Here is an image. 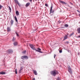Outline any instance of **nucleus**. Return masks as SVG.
Here are the masks:
<instances>
[{"label":"nucleus","instance_id":"dca6fc26","mask_svg":"<svg viewBox=\"0 0 80 80\" xmlns=\"http://www.w3.org/2000/svg\"><path fill=\"white\" fill-rule=\"evenodd\" d=\"M16 13L17 15H19V12H18V11H17L16 12Z\"/></svg>","mask_w":80,"mask_h":80},{"label":"nucleus","instance_id":"c9c22d12","mask_svg":"<svg viewBox=\"0 0 80 80\" xmlns=\"http://www.w3.org/2000/svg\"><path fill=\"white\" fill-rule=\"evenodd\" d=\"M70 3L71 4V5H73V3H71V2H70Z\"/></svg>","mask_w":80,"mask_h":80},{"label":"nucleus","instance_id":"4c0bfd02","mask_svg":"<svg viewBox=\"0 0 80 80\" xmlns=\"http://www.w3.org/2000/svg\"><path fill=\"white\" fill-rule=\"evenodd\" d=\"M37 30V29H34V31H36Z\"/></svg>","mask_w":80,"mask_h":80},{"label":"nucleus","instance_id":"5701e85b","mask_svg":"<svg viewBox=\"0 0 80 80\" xmlns=\"http://www.w3.org/2000/svg\"><path fill=\"white\" fill-rule=\"evenodd\" d=\"M15 1L16 2V3L18 4L19 2H18V1L17 0H15Z\"/></svg>","mask_w":80,"mask_h":80},{"label":"nucleus","instance_id":"c85d7f7f","mask_svg":"<svg viewBox=\"0 0 80 80\" xmlns=\"http://www.w3.org/2000/svg\"><path fill=\"white\" fill-rule=\"evenodd\" d=\"M59 52L61 53L62 52V50H59Z\"/></svg>","mask_w":80,"mask_h":80},{"label":"nucleus","instance_id":"7ed1b4c3","mask_svg":"<svg viewBox=\"0 0 80 80\" xmlns=\"http://www.w3.org/2000/svg\"><path fill=\"white\" fill-rule=\"evenodd\" d=\"M68 71L70 73H72V68H71V67H70V66H69L68 67Z\"/></svg>","mask_w":80,"mask_h":80},{"label":"nucleus","instance_id":"1a4fd4ad","mask_svg":"<svg viewBox=\"0 0 80 80\" xmlns=\"http://www.w3.org/2000/svg\"><path fill=\"white\" fill-rule=\"evenodd\" d=\"M77 31L78 33H80V28H77Z\"/></svg>","mask_w":80,"mask_h":80},{"label":"nucleus","instance_id":"423d86ee","mask_svg":"<svg viewBox=\"0 0 80 80\" xmlns=\"http://www.w3.org/2000/svg\"><path fill=\"white\" fill-rule=\"evenodd\" d=\"M28 57L26 56H23L21 57V59H28Z\"/></svg>","mask_w":80,"mask_h":80},{"label":"nucleus","instance_id":"473e14b6","mask_svg":"<svg viewBox=\"0 0 80 80\" xmlns=\"http://www.w3.org/2000/svg\"><path fill=\"white\" fill-rule=\"evenodd\" d=\"M56 56H57V55L56 54L54 55V58H55V57H56Z\"/></svg>","mask_w":80,"mask_h":80},{"label":"nucleus","instance_id":"9b49d317","mask_svg":"<svg viewBox=\"0 0 80 80\" xmlns=\"http://www.w3.org/2000/svg\"><path fill=\"white\" fill-rule=\"evenodd\" d=\"M13 44H14V46H17V45H18V43L17 42H14Z\"/></svg>","mask_w":80,"mask_h":80},{"label":"nucleus","instance_id":"0eeeda50","mask_svg":"<svg viewBox=\"0 0 80 80\" xmlns=\"http://www.w3.org/2000/svg\"><path fill=\"white\" fill-rule=\"evenodd\" d=\"M22 71H23V67H21L19 69V73H21Z\"/></svg>","mask_w":80,"mask_h":80},{"label":"nucleus","instance_id":"72a5a7b5","mask_svg":"<svg viewBox=\"0 0 80 80\" xmlns=\"http://www.w3.org/2000/svg\"><path fill=\"white\" fill-rule=\"evenodd\" d=\"M77 38H80V35L78 36L77 37Z\"/></svg>","mask_w":80,"mask_h":80},{"label":"nucleus","instance_id":"4468645a","mask_svg":"<svg viewBox=\"0 0 80 80\" xmlns=\"http://www.w3.org/2000/svg\"><path fill=\"white\" fill-rule=\"evenodd\" d=\"M30 5V2H28L27 3H26V7H28V6H29Z\"/></svg>","mask_w":80,"mask_h":80},{"label":"nucleus","instance_id":"20e7f679","mask_svg":"<svg viewBox=\"0 0 80 80\" xmlns=\"http://www.w3.org/2000/svg\"><path fill=\"white\" fill-rule=\"evenodd\" d=\"M52 8H53V6H52V4L51 5V6L50 7V14L53 13L54 12V11L53 10H52Z\"/></svg>","mask_w":80,"mask_h":80},{"label":"nucleus","instance_id":"39448f33","mask_svg":"<svg viewBox=\"0 0 80 80\" xmlns=\"http://www.w3.org/2000/svg\"><path fill=\"white\" fill-rule=\"evenodd\" d=\"M13 52V50L12 49H9L7 51V52L9 53H12Z\"/></svg>","mask_w":80,"mask_h":80},{"label":"nucleus","instance_id":"f704fd0d","mask_svg":"<svg viewBox=\"0 0 80 80\" xmlns=\"http://www.w3.org/2000/svg\"><path fill=\"white\" fill-rule=\"evenodd\" d=\"M77 11H78V12L79 13H80V11H79V10H77Z\"/></svg>","mask_w":80,"mask_h":80},{"label":"nucleus","instance_id":"e433bc0d","mask_svg":"<svg viewBox=\"0 0 80 80\" xmlns=\"http://www.w3.org/2000/svg\"><path fill=\"white\" fill-rule=\"evenodd\" d=\"M32 80H35V78H34Z\"/></svg>","mask_w":80,"mask_h":80},{"label":"nucleus","instance_id":"2f4dec72","mask_svg":"<svg viewBox=\"0 0 80 80\" xmlns=\"http://www.w3.org/2000/svg\"><path fill=\"white\" fill-rule=\"evenodd\" d=\"M57 80H60V78L58 77L57 78Z\"/></svg>","mask_w":80,"mask_h":80},{"label":"nucleus","instance_id":"ea45409f","mask_svg":"<svg viewBox=\"0 0 80 80\" xmlns=\"http://www.w3.org/2000/svg\"><path fill=\"white\" fill-rule=\"evenodd\" d=\"M79 17H80V14H79Z\"/></svg>","mask_w":80,"mask_h":80},{"label":"nucleus","instance_id":"f8f14e48","mask_svg":"<svg viewBox=\"0 0 80 80\" xmlns=\"http://www.w3.org/2000/svg\"><path fill=\"white\" fill-rule=\"evenodd\" d=\"M68 38V36L66 35L64 37V39L63 40H66V39H67Z\"/></svg>","mask_w":80,"mask_h":80},{"label":"nucleus","instance_id":"c756f323","mask_svg":"<svg viewBox=\"0 0 80 80\" xmlns=\"http://www.w3.org/2000/svg\"><path fill=\"white\" fill-rule=\"evenodd\" d=\"M18 4V6H19V7H20V6H21V4H20V3H19V2Z\"/></svg>","mask_w":80,"mask_h":80},{"label":"nucleus","instance_id":"b1692460","mask_svg":"<svg viewBox=\"0 0 80 80\" xmlns=\"http://www.w3.org/2000/svg\"><path fill=\"white\" fill-rule=\"evenodd\" d=\"M2 7L3 6L2 5H0V10H1Z\"/></svg>","mask_w":80,"mask_h":80},{"label":"nucleus","instance_id":"f3484780","mask_svg":"<svg viewBox=\"0 0 80 80\" xmlns=\"http://www.w3.org/2000/svg\"><path fill=\"white\" fill-rule=\"evenodd\" d=\"M5 72H0V74H2V75H4V74H5Z\"/></svg>","mask_w":80,"mask_h":80},{"label":"nucleus","instance_id":"6ab92c4d","mask_svg":"<svg viewBox=\"0 0 80 80\" xmlns=\"http://www.w3.org/2000/svg\"><path fill=\"white\" fill-rule=\"evenodd\" d=\"M15 37H13V39H12V42H15Z\"/></svg>","mask_w":80,"mask_h":80},{"label":"nucleus","instance_id":"412c9836","mask_svg":"<svg viewBox=\"0 0 80 80\" xmlns=\"http://www.w3.org/2000/svg\"><path fill=\"white\" fill-rule=\"evenodd\" d=\"M45 6H46V7H48V4L47 3H46L45 4Z\"/></svg>","mask_w":80,"mask_h":80},{"label":"nucleus","instance_id":"393cba45","mask_svg":"<svg viewBox=\"0 0 80 80\" xmlns=\"http://www.w3.org/2000/svg\"><path fill=\"white\" fill-rule=\"evenodd\" d=\"M65 43L66 44H68V43H69V42L68 41H67L66 42H65Z\"/></svg>","mask_w":80,"mask_h":80},{"label":"nucleus","instance_id":"2eb2a0df","mask_svg":"<svg viewBox=\"0 0 80 80\" xmlns=\"http://www.w3.org/2000/svg\"><path fill=\"white\" fill-rule=\"evenodd\" d=\"M33 72L35 75H37V71L36 70H34Z\"/></svg>","mask_w":80,"mask_h":80},{"label":"nucleus","instance_id":"f03ea898","mask_svg":"<svg viewBox=\"0 0 80 80\" xmlns=\"http://www.w3.org/2000/svg\"><path fill=\"white\" fill-rule=\"evenodd\" d=\"M51 73L52 75H53V76H55V75H57V72H56L55 71L51 72Z\"/></svg>","mask_w":80,"mask_h":80},{"label":"nucleus","instance_id":"a878e982","mask_svg":"<svg viewBox=\"0 0 80 80\" xmlns=\"http://www.w3.org/2000/svg\"><path fill=\"white\" fill-rule=\"evenodd\" d=\"M9 10L10 11H11L12 10V9H11V8H10V6H9Z\"/></svg>","mask_w":80,"mask_h":80},{"label":"nucleus","instance_id":"ddd939ff","mask_svg":"<svg viewBox=\"0 0 80 80\" xmlns=\"http://www.w3.org/2000/svg\"><path fill=\"white\" fill-rule=\"evenodd\" d=\"M14 19L16 22H18V20H17V18L16 16H14Z\"/></svg>","mask_w":80,"mask_h":80},{"label":"nucleus","instance_id":"a211bd4d","mask_svg":"<svg viewBox=\"0 0 80 80\" xmlns=\"http://www.w3.org/2000/svg\"><path fill=\"white\" fill-rule=\"evenodd\" d=\"M60 2H61V3H62L63 4H67V3H66L65 2L63 1H60Z\"/></svg>","mask_w":80,"mask_h":80},{"label":"nucleus","instance_id":"a19ab883","mask_svg":"<svg viewBox=\"0 0 80 80\" xmlns=\"http://www.w3.org/2000/svg\"><path fill=\"white\" fill-rule=\"evenodd\" d=\"M68 7H70V6H69V5H68Z\"/></svg>","mask_w":80,"mask_h":80},{"label":"nucleus","instance_id":"9d476101","mask_svg":"<svg viewBox=\"0 0 80 80\" xmlns=\"http://www.w3.org/2000/svg\"><path fill=\"white\" fill-rule=\"evenodd\" d=\"M7 30L8 32H10L11 31V29L9 27H8L7 28Z\"/></svg>","mask_w":80,"mask_h":80},{"label":"nucleus","instance_id":"aec40b11","mask_svg":"<svg viewBox=\"0 0 80 80\" xmlns=\"http://www.w3.org/2000/svg\"><path fill=\"white\" fill-rule=\"evenodd\" d=\"M64 27H68V25L67 24H65L64 25Z\"/></svg>","mask_w":80,"mask_h":80},{"label":"nucleus","instance_id":"6e6552de","mask_svg":"<svg viewBox=\"0 0 80 80\" xmlns=\"http://www.w3.org/2000/svg\"><path fill=\"white\" fill-rule=\"evenodd\" d=\"M14 22V21L12 19L11 20V21H10V23L11 24V25H13V23Z\"/></svg>","mask_w":80,"mask_h":80},{"label":"nucleus","instance_id":"cd10ccee","mask_svg":"<svg viewBox=\"0 0 80 80\" xmlns=\"http://www.w3.org/2000/svg\"><path fill=\"white\" fill-rule=\"evenodd\" d=\"M27 52V51H24L23 52H22V53H25Z\"/></svg>","mask_w":80,"mask_h":80},{"label":"nucleus","instance_id":"bb28decb","mask_svg":"<svg viewBox=\"0 0 80 80\" xmlns=\"http://www.w3.org/2000/svg\"><path fill=\"white\" fill-rule=\"evenodd\" d=\"M16 33L17 36V37H19V35L18 34V33H17V32H16Z\"/></svg>","mask_w":80,"mask_h":80},{"label":"nucleus","instance_id":"4be33fe9","mask_svg":"<svg viewBox=\"0 0 80 80\" xmlns=\"http://www.w3.org/2000/svg\"><path fill=\"white\" fill-rule=\"evenodd\" d=\"M74 34V33L72 32V33H71L70 35V36H72V35H73V34Z\"/></svg>","mask_w":80,"mask_h":80},{"label":"nucleus","instance_id":"7c9ffc66","mask_svg":"<svg viewBox=\"0 0 80 80\" xmlns=\"http://www.w3.org/2000/svg\"><path fill=\"white\" fill-rule=\"evenodd\" d=\"M15 73H16V74H17V69H16L15 70Z\"/></svg>","mask_w":80,"mask_h":80},{"label":"nucleus","instance_id":"f257e3e1","mask_svg":"<svg viewBox=\"0 0 80 80\" xmlns=\"http://www.w3.org/2000/svg\"><path fill=\"white\" fill-rule=\"evenodd\" d=\"M29 47L31 48L32 50H35L36 52H39V53H42V51H40L41 50V49L40 48H38L37 49H36L33 45L32 44H29Z\"/></svg>","mask_w":80,"mask_h":80},{"label":"nucleus","instance_id":"58836bf2","mask_svg":"<svg viewBox=\"0 0 80 80\" xmlns=\"http://www.w3.org/2000/svg\"><path fill=\"white\" fill-rule=\"evenodd\" d=\"M30 2H32V0H30Z\"/></svg>","mask_w":80,"mask_h":80}]
</instances>
